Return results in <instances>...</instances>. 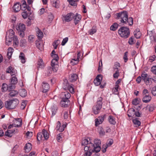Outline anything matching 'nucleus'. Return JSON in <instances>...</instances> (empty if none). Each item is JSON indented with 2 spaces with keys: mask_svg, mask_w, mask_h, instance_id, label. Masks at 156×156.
<instances>
[{
  "mask_svg": "<svg viewBox=\"0 0 156 156\" xmlns=\"http://www.w3.org/2000/svg\"><path fill=\"white\" fill-rule=\"evenodd\" d=\"M116 18L120 20L121 22L123 24H128L132 25L133 23V20L132 18H128L127 12L126 11H123L116 14Z\"/></svg>",
  "mask_w": 156,
  "mask_h": 156,
  "instance_id": "nucleus-1",
  "label": "nucleus"
},
{
  "mask_svg": "<svg viewBox=\"0 0 156 156\" xmlns=\"http://www.w3.org/2000/svg\"><path fill=\"white\" fill-rule=\"evenodd\" d=\"M102 98L101 97L98 98L96 104L93 107V112L95 115L99 113L102 107Z\"/></svg>",
  "mask_w": 156,
  "mask_h": 156,
  "instance_id": "nucleus-2",
  "label": "nucleus"
},
{
  "mask_svg": "<svg viewBox=\"0 0 156 156\" xmlns=\"http://www.w3.org/2000/svg\"><path fill=\"white\" fill-rule=\"evenodd\" d=\"M118 33L122 37L126 38L129 35V29L127 27H122L119 29Z\"/></svg>",
  "mask_w": 156,
  "mask_h": 156,
  "instance_id": "nucleus-3",
  "label": "nucleus"
},
{
  "mask_svg": "<svg viewBox=\"0 0 156 156\" xmlns=\"http://www.w3.org/2000/svg\"><path fill=\"white\" fill-rule=\"evenodd\" d=\"M19 103L18 100L16 99L10 100L6 101L5 107L8 109H13L16 108Z\"/></svg>",
  "mask_w": 156,
  "mask_h": 156,
  "instance_id": "nucleus-4",
  "label": "nucleus"
},
{
  "mask_svg": "<svg viewBox=\"0 0 156 156\" xmlns=\"http://www.w3.org/2000/svg\"><path fill=\"white\" fill-rule=\"evenodd\" d=\"M83 54L81 51H79L77 52V54H75L73 58L71 60L70 63L73 65L77 64L79 61L81 59Z\"/></svg>",
  "mask_w": 156,
  "mask_h": 156,
  "instance_id": "nucleus-5",
  "label": "nucleus"
},
{
  "mask_svg": "<svg viewBox=\"0 0 156 156\" xmlns=\"http://www.w3.org/2000/svg\"><path fill=\"white\" fill-rule=\"evenodd\" d=\"M49 137V134L47 131L43 129L41 132L38 133L37 134V139L38 141L47 140Z\"/></svg>",
  "mask_w": 156,
  "mask_h": 156,
  "instance_id": "nucleus-6",
  "label": "nucleus"
},
{
  "mask_svg": "<svg viewBox=\"0 0 156 156\" xmlns=\"http://www.w3.org/2000/svg\"><path fill=\"white\" fill-rule=\"evenodd\" d=\"M73 85L72 84H69L68 83L67 80H65L63 83V88L65 90H69L71 93L74 92Z\"/></svg>",
  "mask_w": 156,
  "mask_h": 156,
  "instance_id": "nucleus-7",
  "label": "nucleus"
},
{
  "mask_svg": "<svg viewBox=\"0 0 156 156\" xmlns=\"http://www.w3.org/2000/svg\"><path fill=\"white\" fill-rule=\"evenodd\" d=\"M94 144H93V147L92 148L95 151L97 152H99L101 150L100 145L101 142L100 140L95 139L94 141Z\"/></svg>",
  "mask_w": 156,
  "mask_h": 156,
  "instance_id": "nucleus-8",
  "label": "nucleus"
},
{
  "mask_svg": "<svg viewBox=\"0 0 156 156\" xmlns=\"http://www.w3.org/2000/svg\"><path fill=\"white\" fill-rule=\"evenodd\" d=\"M74 17V14L72 13L67 14L66 15H62V20L67 22L71 21Z\"/></svg>",
  "mask_w": 156,
  "mask_h": 156,
  "instance_id": "nucleus-9",
  "label": "nucleus"
},
{
  "mask_svg": "<svg viewBox=\"0 0 156 156\" xmlns=\"http://www.w3.org/2000/svg\"><path fill=\"white\" fill-rule=\"evenodd\" d=\"M90 146H86L84 148V150L85 151L84 156H90L91 155L92 153L95 151L93 150V147H90Z\"/></svg>",
  "mask_w": 156,
  "mask_h": 156,
  "instance_id": "nucleus-10",
  "label": "nucleus"
},
{
  "mask_svg": "<svg viewBox=\"0 0 156 156\" xmlns=\"http://www.w3.org/2000/svg\"><path fill=\"white\" fill-rule=\"evenodd\" d=\"M81 144L82 145L86 146H90V147H93V144L91 143L90 139L89 138H87L85 139H83L82 140Z\"/></svg>",
  "mask_w": 156,
  "mask_h": 156,
  "instance_id": "nucleus-11",
  "label": "nucleus"
},
{
  "mask_svg": "<svg viewBox=\"0 0 156 156\" xmlns=\"http://www.w3.org/2000/svg\"><path fill=\"white\" fill-rule=\"evenodd\" d=\"M13 127H20L22 124V120L20 118L14 119L12 121Z\"/></svg>",
  "mask_w": 156,
  "mask_h": 156,
  "instance_id": "nucleus-12",
  "label": "nucleus"
},
{
  "mask_svg": "<svg viewBox=\"0 0 156 156\" xmlns=\"http://www.w3.org/2000/svg\"><path fill=\"white\" fill-rule=\"evenodd\" d=\"M50 86L49 84L46 82H44L42 83V87H41V90L43 93H46L49 89Z\"/></svg>",
  "mask_w": 156,
  "mask_h": 156,
  "instance_id": "nucleus-13",
  "label": "nucleus"
},
{
  "mask_svg": "<svg viewBox=\"0 0 156 156\" xmlns=\"http://www.w3.org/2000/svg\"><path fill=\"white\" fill-rule=\"evenodd\" d=\"M10 84H9V87L10 89H13L14 86H12L11 85H15L18 82V80L17 78L15 76H13L10 80Z\"/></svg>",
  "mask_w": 156,
  "mask_h": 156,
  "instance_id": "nucleus-14",
  "label": "nucleus"
},
{
  "mask_svg": "<svg viewBox=\"0 0 156 156\" xmlns=\"http://www.w3.org/2000/svg\"><path fill=\"white\" fill-rule=\"evenodd\" d=\"M66 125L65 124H64L61 126L60 122L58 121L56 123V126L55 127V129L59 131L60 132H62L64 130V128L66 127Z\"/></svg>",
  "mask_w": 156,
  "mask_h": 156,
  "instance_id": "nucleus-15",
  "label": "nucleus"
},
{
  "mask_svg": "<svg viewBox=\"0 0 156 156\" xmlns=\"http://www.w3.org/2000/svg\"><path fill=\"white\" fill-rule=\"evenodd\" d=\"M61 95L62 98V100H65V101L69 100V99L71 97L70 94L67 91L62 92L61 94Z\"/></svg>",
  "mask_w": 156,
  "mask_h": 156,
  "instance_id": "nucleus-16",
  "label": "nucleus"
},
{
  "mask_svg": "<svg viewBox=\"0 0 156 156\" xmlns=\"http://www.w3.org/2000/svg\"><path fill=\"white\" fill-rule=\"evenodd\" d=\"M104 119V116L101 115L99 116L97 118L95 119V125L96 126H98L102 123Z\"/></svg>",
  "mask_w": 156,
  "mask_h": 156,
  "instance_id": "nucleus-17",
  "label": "nucleus"
},
{
  "mask_svg": "<svg viewBox=\"0 0 156 156\" xmlns=\"http://www.w3.org/2000/svg\"><path fill=\"white\" fill-rule=\"evenodd\" d=\"M102 79V76L101 75H98L96 79L94 80V83L96 86H98L100 85Z\"/></svg>",
  "mask_w": 156,
  "mask_h": 156,
  "instance_id": "nucleus-18",
  "label": "nucleus"
},
{
  "mask_svg": "<svg viewBox=\"0 0 156 156\" xmlns=\"http://www.w3.org/2000/svg\"><path fill=\"white\" fill-rule=\"evenodd\" d=\"M150 38L152 42H155L156 41V33L153 31H151L150 32Z\"/></svg>",
  "mask_w": 156,
  "mask_h": 156,
  "instance_id": "nucleus-19",
  "label": "nucleus"
},
{
  "mask_svg": "<svg viewBox=\"0 0 156 156\" xmlns=\"http://www.w3.org/2000/svg\"><path fill=\"white\" fill-rule=\"evenodd\" d=\"M25 29V25L23 23H19L16 26V29L18 32L24 31Z\"/></svg>",
  "mask_w": 156,
  "mask_h": 156,
  "instance_id": "nucleus-20",
  "label": "nucleus"
},
{
  "mask_svg": "<svg viewBox=\"0 0 156 156\" xmlns=\"http://www.w3.org/2000/svg\"><path fill=\"white\" fill-rule=\"evenodd\" d=\"M21 8V6L19 3H17L15 4L13 7V9L15 12H18L20 11Z\"/></svg>",
  "mask_w": 156,
  "mask_h": 156,
  "instance_id": "nucleus-21",
  "label": "nucleus"
},
{
  "mask_svg": "<svg viewBox=\"0 0 156 156\" xmlns=\"http://www.w3.org/2000/svg\"><path fill=\"white\" fill-rule=\"evenodd\" d=\"M14 32L12 29H10L9 31L6 32V37H9L10 39L13 38L15 36H14Z\"/></svg>",
  "mask_w": 156,
  "mask_h": 156,
  "instance_id": "nucleus-22",
  "label": "nucleus"
},
{
  "mask_svg": "<svg viewBox=\"0 0 156 156\" xmlns=\"http://www.w3.org/2000/svg\"><path fill=\"white\" fill-rule=\"evenodd\" d=\"M151 96L149 95H146L143 96L142 100L144 103H148L151 100Z\"/></svg>",
  "mask_w": 156,
  "mask_h": 156,
  "instance_id": "nucleus-23",
  "label": "nucleus"
},
{
  "mask_svg": "<svg viewBox=\"0 0 156 156\" xmlns=\"http://www.w3.org/2000/svg\"><path fill=\"white\" fill-rule=\"evenodd\" d=\"M32 148V145L30 143H27L24 147V149L26 152L28 153L31 149Z\"/></svg>",
  "mask_w": 156,
  "mask_h": 156,
  "instance_id": "nucleus-24",
  "label": "nucleus"
},
{
  "mask_svg": "<svg viewBox=\"0 0 156 156\" xmlns=\"http://www.w3.org/2000/svg\"><path fill=\"white\" fill-rule=\"evenodd\" d=\"M35 43L37 48L41 51H42L43 49V46L42 43L41 41H36Z\"/></svg>",
  "mask_w": 156,
  "mask_h": 156,
  "instance_id": "nucleus-25",
  "label": "nucleus"
},
{
  "mask_svg": "<svg viewBox=\"0 0 156 156\" xmlns=\"http://www.w3.org/2000/svg\"><path fill=\"white\" fill-rule=\"evenodd\" d=\"M97 31V28L96 26H93L92 28L90 29L88 31L89 34L90 35H92L93 34L96 33Z\"/></svg>",
  "mask_w": 156,
  "mask_h": 156,
  "instance_id": "nucleus-26",
  "label": "nucleus"
},
{
  "mask_svg": "<svg viewBox=\"0 0 156 156\" xmlns=\"http://www.w3.org/2000/svg\"><path fill=\"white\" fill-rule=\"evenodd\" d=\"M78 76L76 74H71L69 78L70 81L71 82H73L77 79Z\"/></svg>",
  "mask_w": 156,
  "mask_h": 156,
  "instance_id": "nucleus-27",
  "label": "nucleus"
},
{
  "mask_svg": "<svg viewBox=\"0 0 156 156\" xmlns=\"http://www.w3.org/2000/svg\"><path fill=\"white\" fill-rule=\"evenodd\" d=\"M69 104V100L65 101V100H62L60 102V105L61 106L64 107H67Z\"/></svg>",
  "mask_w": 156,
  "mask_h": 156,
  "instance_id": "nucleus-28",
  "label": "nucleus"
},
{
  "mask_svg": "<svg viewBox=\"0 0 156 156\" xmlns=\"http://www.w3.org/2000/svg\"><path fill=\"white\" fill-rule=\"evenodd\" d=\"M81 18V16L79 14H76L74 18V23L75 25L77 24Z\"/></svg>",
  "mask_w": 156,
  "mask_h": 156,
  "instance_id": "nucleus-29",
  "label": "nucleus"
},
{
  "mask_svg": "<svg viewBox=\"0 0 156 156\" xmlns=\"http://www.w3.org/2000/svg\"><path fill=\"white\" fill-rule=\"evenodd\" d=\"M108 119L109 122L111 124L115 125L116 123L115 119L113 116L109 115L108 117Z\"/></svg>",
  "mask_w": 156,
  "mask_h": 156,
  "instance_id": "nucleus-30",
  "label": "nucleus"
},
{
  "mask_svg": "<svg viewBox=\"0 0 156 156\" xmlns=\"http://www.w3.org/2000/svg\"><path fill=\"white\" fill-rule=\"evenodd\" d=\"M134 35L135 37L137 38H139L141 36V33L139 29H136L134 32Z\"/></svg>",
  "mask_w": 156,
  "mask_h": 156,
  "instance_id": "nucleus-31",
  "label": "nucleus"
},
{
  "mask_svg": "<svg viewBox=\"0 0 156 156\" xmlns=\"http://www.w3.org/2000/svg\"><path fill=\"white\" fill-rule=\"evenodd\" d=\"M38 37L39 38H42L43 36V34L41 30L38 28H37L36 31Z\"/></svg>",
  "mask_w": 156,
  "mask_h": 156,
  "instance_id": "nucleus-32",
  "label": "nucleus"
},
{
  "mask_svg": "<svg viewBox=\"0 0 156 156\" xmlns=\"http://www.w3.org/2000/svg\"><path fill=\"white\" fill-rule=\"evenodd\" d=\"M135 112V110L134 108H131L129 110L127 115L129 117H132L134 115Z\"/></svg>",
  "mask_w": 156,
  "mask_h": 156,
  "instance_id": "nucleus-33",
  "label": "nucleus"
},
{
  "mask_svg": "<svg viewBox=\"0 0 156 156\" xmlns=\"http://www.w3.org/2000/svg\"><path fill=\"white\" fill-rule=\"evenodd\" d=\"M51 116H53L56 114L57 112V107L56 106H53L51 108Z\"/></svg>",
  "mask_w": 156,
  "mask_h": 156,
  "instance_id": "nucleus-34",
  "label": "nucleus"
},
{
  "mask_svg": "<svg viewBox=\"0 0 156 156\" xmlns=\"http://www.w3.org/2000/svg\"><path fill=\"white\" fill-rule=\"evenodd\" d=\"M20 95L23 97H24L27 95V93L26 90L24 89H21L20 90Z\"/></svg>",
  "mask_w": 156,
  "mask_h": 156,
  "instance_id": "nucleus-35",
  "label": "nucleus"
},
{
  "mask_svg": "<svg viewBox=\"0 0 156 156\" xmlns=\"http://www.w3.org/2000/svg\"><path fill=\"white\" fill-rule=\"evenodd\" d=\"M8 52L7 55L9 59L11 58L12 54L14 50L12 48L10 47L8 49Z\"/></svg>",
  "mask_w": 156,
  "mask_h": 156,
  "instance_id": "nucleus-36",
  "label": "nucleus"
},
{
  "mask_svg": "<svg viewBox=\"0 0 156 156\" xmlns=\"http://www.w3.org/2000/svg\"><path fill=\"white\" fill-rule=\"evenodd\" d=\"M19 57L20 59L21 60L22 63H24L25 62V55L23 53H20Z\"/></svg>",
  "mask_w": 156,
  "mask_h": 156,
  "instance_id": "nucleus-37",
  "label": "nucleus"
},
{
  "mask_svg": "<svg viewBox=\"0 0 156 156\" xmlns=\"http://www.w3.org/2000/svg\"><path fill=\"white\" fill-rule=\"evenodd\" d=\"M27 44V42L26 40L25 39H22L20 41V45L21 47L25 46Z\"/></svg>",
  "mask_w": 156,
  "mask_h": 156,
  "instance_id": "nucleus-38",
  "label": "nucleus"
},
{
  "mask_svg": "<svg viewBox=\"0 0 156 156\" xmlns=\"http://www.w3.org/2000/svg\"><path fill=\"white\" fill-rule=\"evenodd\" d=\"M37 67L39 68H43L44 65L42 59H40L37 62Z\"/></svg>",
  "mask_w": 156,
  "mask_h": 156,
  "instance_id": "nucleus-39",
  "label": "nucleus"
},
{
  "mask_svg": "<svg viewBox=\"0 0 156 156\" xmlns=\"http://www.w3.org/2000/svg\"><path fill=\"white\" fill-rule=\"evenodd\" d=\"M118 27V24L116 23H115L111 26L110 29L111 30L115 31L117 29Z\"/></svg>",
  "mask_w": 156,
  "mask_h": 156,
  "instance_id": "nucleus-40",
  "label": "nucleus"
},
{
  "mask_svg": "<svg viewBox=\"0 0 156 156\" xmlns=\"http://www.w3.org/2000/svg\"><path fill=\"white\" fill-rule=\"evenodd\" d=\"M51 56L52 58V59H56V58L58 59V56L57 54L55 53V50H53L52 51L51 53Z\"/></svg>",
  "mask_w": 156,
  "mask_h": 156,
  "instance_id": "nucleus-41",
  "label": "nucleus"
},
{
  "mask_svg": "<svg viewBox=\"0 0 156 156\" xmlns=\"http://www.w3.org/2000/svg\"><path fill=\"white\" fill-rule=\"evenodd\" d=\"M35 36L33 35H30L28 37V41L30 43L33 42L34 41Z\"/></svg>",
  "mask_w": 156,
  "mask_h": 156,
  "instance_id": "nucleus-42",
  "label": "nucleus"
},
{
  "mask_svg": "<svg viewBox=\"0 0 156 156\" xmlns=\"http://www.w3.org/2000/svg\"><path fill=\"white\" fill-rule=\"evenodd\" d=\"M13 45L14 46H16L19 44V41L16 36H15L13 38Z\"/></svg>",
  "mask_w": 156,
  "mask_h": 156,
  "instance_id": "nucleus-43",
  "label": "nucleus"
},
{
  "mask_svg": "<svg viewBox=\"0 0 156 156\" xmlns=\"http://www.w3.org/2000/svg\"><path fill=\"white\" fill-rule=\"evenodd\" d=\"M133 123L136 125V127H138L140 125V122L137 119H135L133 120Z\"/></svg>",
  "mask_w": 156,
  "mask_h": 156,
  "instance_id": "nucleus-44",
  "label": "nucleus"
},
{
  "mask_svg": "<svg viewBox=\"0 0 156 156\" xmlns=\"http://www.w3.org/2000/svg\"><path fill=\"white\" fill-rule=\"evenodd\" d=\"M119 88V85H115V87L113 89V93L115 94H119L118 89Z\"/></svg>",
  "mask_w": 156,
  "mask_h": 156,
  "instance_id": "nucleus-45",
  "label": "nucleus"
},
{
  "mask_svg": "<svg viewBox=\"0 0 156 156\" xmlns=\"http://www.w3.org/2000/svg\"><path fill=\"white\" fill-rule=\"evenodd\" d=\"M8 88V85L5 83H3L2 87V92L6 91Z\"/></svg>",
  "mask_w": 156,
  "mask_h": 156,
  "instance_id": "nucleus-46",
  "label": "nucleus"
},
{
  "mask_svg": "<svg viewBox=\"0 0 156 156\" xmlns=\"http://www.w3.org/2000/svg\"><path fill=\"white\" fill-rule=\"evenodd\" d=\"M51 66L53 71L54 72H57L58 67V64L52 65H51Z\"/></svg>",
  "mask_w": 156,
  "mask_h": 156,
  "instance_id": "nucleus-47",
  "label": "nucleus"
},
{
  "mask_svg": "<svg viewBox=\"0 0 156 156\" xmlns=\"http://www.w3.org/2000/svg\"><path fill=\"white\" fill-rule=\"evenodd\" d=\"M141 76L142 79L144 80V81H145L148 78L147 74L144 72L141 74Z\"/></svg>",
  "mask_w": 156,
  "mask_h": 156,
  "instance_id": "nucleus-48",
  "label": "nucleus"
},
{
  "mask_svg": "<svg viewBox=\"0 0 156 156\" xmlns=\"http://www.w3.org/2000/svg\"><path fill=\"white\" fill-rule=\"evenodd\" d=\"M70 4L72 5L75 6L76 5V2L78 0H68Z\"/></svg>",
  "mask_w": 156,
  "mask_h": 156,
  "instance_id": "nucleus-49",
  "label": "nucleus"
},
{
  "mask_svg": "<svg viewBox=\"0 0 156 156\" xmlns=\"http://www.w3.org/2000/svg\"><path fill=\"white\" fill-rule=\"evenodd\" d=\"M60 43V41L58 40H57L55 41L53 43V46L55 49H56L58 45Z\"/></svg>",
  "mask_w": 156,
  "mask_h": 156,
  "instance_id": "nucleus-50",
  "label": "nucleus"
},
{
  "mask_svg": "<svg viewBox=\"0 0 156 156\" xmlns=\"http://www.w3.org/2000/svg\"><path fill=\"white\" fill-rule=\"evenodd\" d=\"M18 93V92L17 91L12 90L9 93V95L11 97H14Z\"/></svg>",
  "mask_w": 156,
  "mask_h": 156,
  "instance_id": "nucleus-51",
  "label": "nucleus"
},
{
  "mask_svg": "<svg viewBox=\"0 0 156 156\" xmlns=\"http://www.w3.org/2000/svg\"><path fill=\"white\" fill-rule=\"evenodd\" d=\"M12 132L11 130H7L5 133V135L9 137L12 136Z\"/></svg>",
  "mask_w": 156,
  "mask_h": 156,
  "instance_id": "nucleus-52",
  "label": "nucleus"
},
{
  "mask_svg": "<svg viewBox=\"0 0 156 156\" xmlns=\"http://www.w3.org/2000/svg\"><path fill=\"white\" fill-rule=\"evenodd\" d=\"M152 79L150 78H147L145 81L144 82L147 85H149L151 83Z\"/></svg>",
  "mask_w": 156,
  "mask_h": 156,
  "instance_id": "nucleus-53",
  "label": "nucleus"
},
{
  "mask_svg": "<svg viewBox=\"0 0 156 156\" xmlns=\"http://www.w3.org/2000/svg\"><path fill=\"white\" fill-rule=\"evenodd\" d=\"M52 6L55 8L57 7V2L56 0H51Z\"/></svg>",
  "mask_w": 156,
  "mask_h": 156,
  "instance_id": "nucleus-54",
  "label": "nucleus"
},
{
  "mask_svg": "<svg viewBox=\"0 0 156 156\" xmlns=\"http://www.w3.org/2000/svg\"><path fill=\"white\" fill-rule=\"evenodd\" d=\"M68 40V38L67 37H65V38L63 39L61 44L62 46L66 44Z\"/></svg>",
  "mask_w": 156,
  "mask_h": 156,
  "instance_id": "nucleus-55",
  "label": "nucleus"
},
{
  "mask_svg": "<svg viewBox=\"0 0 156 156\" xmlns=\"http://www.w3.org/2000/svg\"><path fill=\"white\" fill-rule=\"evenodd\" d=\"M12 39H10L9 37H6V44L9 45L11 41H12Z\"/></svg>",
  "mask_w": 156,
  "mask_h": 156,
  "instance_id": "nucleus-56",
  "label": "nucleus"
},
{
  "mask_svg": "<svg viewBox=\"0 0 156 156\" xmlns=\"http://www.w3.org/2000/svg\"><path fill=\"white\" fill-rule=\"evenodd\" d=\"M130 45H132L134 43V38L133 37H131L129 39L128 41Z\"/></svg>",
  "mask_w": 156,
  "mask_h": 156,
  "instance_id": "nucleus-57",
  "label": "nucleus"
},
{
  "mask_svg": "<svg viewBox=\"0 0 156 156\" xmlns=\"http://www.w3.org/2000/svg\"><path fill=\"white\" fill-rule=\"evenodd\" d=\"M140 101L138 99L136 98L134 99L132 103L133 105H138Z\"/></svg>",
  "mask_w": 156,
  "mask_h": 156,
  "instance_id": "nucleus-58",
  "label": "nucleus"
},
{
  "mask_svg": "<svg viewBox=\"0 0 156 156\" xmlns=\"http://www.w3.org/2000/svg\"><path fill=\"white\" fill-rule=\"evenodd\" d=\"M128 53L127 52H126L124 53V56H123V59L125 62H126L128 60V58H127Z\"/></svg>",
  "mask_w": 156,
  "mask_h": 156,
  "instance_id": "nucleus-59",
  "label": "nucleus"
},
{
  "mask_svg": "<svg viewBox=\"0 0 156 156\" xmlns=\"http://www.w3.org/2000/svg\"><path fill=\"white\" fill-rule=\"evenodd\" d=\"M113 141L112 139H109L107 142L106 145H107L108 147L111 146L113 144Z\"/></svg>",
  "mask_w": 156,
  "mask_h": 156,
  "instance_id": "nucleus-60",
  "label": "nucleus"
},
{
  "mask_svg": "<svg viewBox=\"0 0 156 156\" xmlns=\"http://www.w3.org/2000/svg\"><path fill=\"white\" fill-rule=\"evenodd\" d=\"M108 146L107 145H106V144H104L103 145L101 149V151L103 153H105L106 151V149L108 147Z\"/></svg>",
  "mask_w": 156,
  "mask_h": 156,
  "instance_id": "nucleus-61",
  "label": "nucleus"
},
{
  "mask_svg": "<svg viewBox=\"0 0 156 156\" xmlns=\"http://www.w3.org/2000/svg\"><path fill=\"white\" fill-rule=\"evenodd\" d=\"M151 92L153 95L156 96V85L152 88Z\"/></svg>",
  "mask_w": 156,
  "mask_h": 156,
  "instance_id": "nucleus-62",
  "label": "nucleus"
},
{
  "mask_svg": "<svg viewBox=\"0 0 156 156\" xmlns=\"http://www.w3.org/2000/svg\"><path fill=\"white\" fill-rule=\"evenodd\" d=\"M26 105V103L25 101H23L21 103L20 108L22 109H24Z\"/></svg>",
  "mask_w": 156,
  "mask_h": 156,
  "instance_id": "nucleus-63",
  "label": "nucleus"
},
{
  "mask_svg": "<svg viewBox=\"0 0 156 156\" xmlns=\"http://www.w3.org/2000/svg\"><path fill=\"white\" fill-rule=\"evenodd\" d=\"M151 71L153 74L156 75V66L152 67L151 69Z\"/></svg>",
  "mask_w": 156,
  "mask_h": 156,
  "instance_id": "nucleus-64",
  "label": "nucleus"
}]
</instances>
